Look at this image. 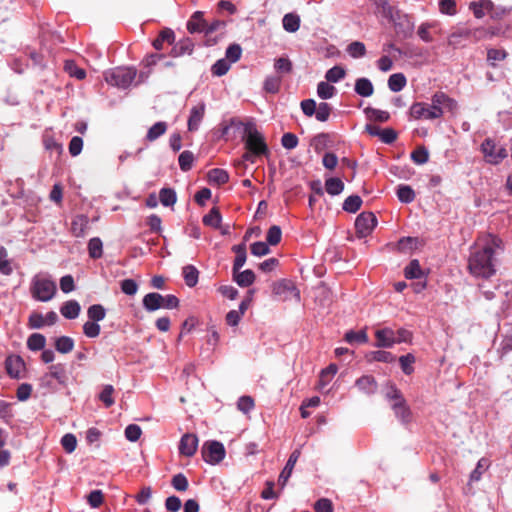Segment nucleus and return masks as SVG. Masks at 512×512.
<instances>
[{
	"label": "nucleus",
	"instance_id": "nucleus-1",
	"mask_svg": "<svg viewBox=\"0 0 512 512\" xmlns=\"http://www.w3.org/2000/svg\"><path fill=\"white\" fill-rule=\"evenodd\" d=\"M502 250V241L494 235L478 239L474 251L470 254L468 268L472 275L490 278L496 272L497 255Z\"/></svg>",
	"mask_w": 512,
	"mask_h": 512
},
{
	"label": "nucleus",
	"instance_id": "nucleus-2",
	"mask_svg": "<svg viewBox=\"0 0 512 512\" xmlns=\"http://www.w3.org/2000/svg\"><path fill=\"white\" fill-rule=\"evenodd\" d=\"M56 292V283L48 274L39 273L32 278L30 293L35 300L48 302L53 299Z\"/></svg>",
	"mask_w": 512,
	"mask_h": 512
},
{
	"label": "nucleus",
	"instance_id": "nucleus-3",
	"mask_svg": "<svg viewBox=\"0 0 512 512\" xmlns=\"http://www.w3.org/2000/svg\"><path fill=\"white\" fill-rule=\"evenodd\" d=\"M137 75V70L133 67H116L104 73L105 81L117 88H128Z\"/></svg>",
	"mask_w": 512,
	"mask_h": 512
},
{
	"label": "nucleus",
	"instance_id": "nucleus-4",
	"mask_svg": "<svg viewBox=\"0 0 512 512\" xmlns=\"http://www.w3.org/2000/svg\"><path fill=\"white\" fill-rule=\"evenodd\" d=\"M246 132V140L245 146L246 148L254 153L255 155H262L268 152L267 145L264 141L261 133L255 128L253 124H249L245 127Z\"/></svg>",
	"mask_w": 512,
	"mask_h": 512
},
{
	"label": "nucleus",
	"instance_id": "nucleus-5",
	"mask_svg": "<svg viewBox=\"0 0 512 512\" xmlns=\"http://www.w3.org/2000/svg\"><path fill=\"white\" fill-rule=\"evenodd\" d=\"M410 115L416 120H434L440 118L443 115V111L437 110L432 102L430 105L423 102H416L410 107Z\"/></svg>",
	"mask_w": 512,
	"mask_h": 512
},
{
	"label": "nucleus",
	"instance_id": "nucleus-6",
	"mask_svg": "<svg viewBox=\"0 0 512 512\" xmlns=\"http://www.w3.org/2000/svg\"><path fill=\"white\" fill-rule=\"evenodd\" d=\"M225 448L218 441L206 442L202 447V457L209 464H218L225 457Z\"/></svg>",
	"mask_w": 512,
	"mask_h": 512
},
{
	"label": "nucleus",
	"instance_id": "nucleus-7",
	"mask_svg": "<svg viewBox=\"0 0 512 512\" xmlns=\"http://www.w3.org/2000/svg\"><path fill=\"white\" fill-rule=\"evenodd\" d=\"M481 151L487 162L498 164L507 157V150L502 146H497L493 140L486 139L481 145Z\"/></svg>",
	"mask_w": 512,
	"mask_h": 512
},
{
	"label": "nucleus",
	"instance_id": "nucleus-8",
	"mask_svg": "<svg viewBox=\"0 0 512 512\" xmlns=\"http://www.w3.org/2000/svg\"><path fill=\"white\" fill-rule=\"evenodd\" d=\"M376 223L377 220L373 213H361L358 215L355 221V229L357 235L361 238L368 236L375 228Z\"/></svg>",
	"mask_w": 512,
	"mask_h": 512
},
{
	"label": "nucleus",
	"instance_id": "nucleus-9",
	"mask_svg": "<svg viewBox=\"0 0 512 512\" xmlns=\"http://www.w3.org/2000/svg\"><path fill=\"white\" fill-rule=\"evenodd\" d=\"M272 291L275 295L281 296L283 300L294 297L296 301H300V291L295 287L294 283L289 280H280L272 285Z\"/></svg>",
	"mask_w": 512,
	"mask_h": 512
},
{
	"label": "nucleus",
	"instance_id": "nucleus-10",
	"mask_svg": "<svg viewBox=\"0 0 512 512\" xmlns=\"http://www.w3.org/2000/svg\"><path fill=\"white\" fill-rule=\"evenodd\" d=\"M431 99L434 107H436L437 110L443 111V113L445 111L455 113L458 109L456 100L443 92H436Z\"/></svg>",
	"mask_w": 512,
	"mask_h": 512
},
{
	"label": "nucleus",
	"instance_id": "nucleus-11",
	"mask_svg": "<svg viewBox=\"0 0 512 512\" xmlns=\"http://www.w3.org/2000/svg\"><path fill=\"white\" fill-rule=\"evenodd\" d=\"M198 438L194 434H184L180 440L179 452L186 457H192L197 451Z\"/></svg>",
	"mask_w": 512,
	"mask_h": 512
},
{
	"label": "nucleus",
	"instance_id": "nucleus-12",
	"mask_svg": "<svg viewBox=\"0 0 512 512\" xmlns=\"http://www.w3.org/2000/svg\"><path fill=\"white\" fill-rule=\"evenodd\" d=\"M377 342L376 347L390 348L396 344L395 332L390 328L379 329L375 332Z\"/></svg>",
	"mask_w": 512,
	"mask_h": 512
},
{
	"label": "nucleus",
	"instance_id": "nucleus-13",
	"mask_svg": "<svg viewBox=\"0 0 512 512\" xmlns=\"http://www.w3.org/2000/svg\"><path fill=\"white\" fill-rule=\"evenodd\" d=\"M299 457H300L299 449H296L291 453L285 467L283 468L282 472L279 475L278 484L281 486V488H283L286 485Z\"/></svg>",
	"mask_w": 512,
	"mask_h": 512
},
{
	"label": "nucleus",
	"instance_id": "nucleus-14",
	"mask_svg": "<svg viewBox=\"0 0 512 512\" xmlns=\"http://www.w3.org/2000/svg\"><path fill=\"white\" fill-rule=\"evenodd\" d=\"M391 409L394 411L395 417L403 424H407L411 421L412 413L405 399L397 403H392Z\"/></svg>",
	"mask_w": 512,
	"mask_h": 512
},
{
	"label": "nucleus",
	"instance_id": "nucleus-15",
	"mask_svg": "<svg viewBox=\"0 0 512 512\" xmlns=\"http://www.w3.org/2000/svg\"><path fill=\"white\" fill-rule=\"evenodd\" d=\"M6 370L12 378H20L24 370V362L19 356H9L6 359Z\"/></svg>",
	"mask_w": 512,
	"mask_h": 512
},
{
	"label": "nucleus",
	"instance_id": "nucleus-16",
	"mask_svg": "<svg viewBox=\"0 0 512 512\" xmlns=\"http://www.w3.org/2000/svg\"><path fill=\"white\" fill-rule=\"evenodd\" d=\"M205 105L203 103L192 107L190 111V117L188 119V129L195 131L199 128V125L204 117Z\"/></svg>",
	"mask_w": 512,
	"mask_h": 512
},
{
	"label": "nucleus",
	"instance_id": "nucleus-17",
	"mask_svg": "<svg viewBox=\"0 0 512 512\" xmlns=\"http://www.w3.org/2000/svg\"><path fill=\"white\" fill-rule=\"evenodd\" d=\"M143 307L149 312L164 308L163 296L155 292L146 294L143 298Z\"/></svg>",
	"mask_w": 512,
	"mask_h": 512
},
{
	"label": "nucleus",
	"instance_id": "nucleus-18",
	"mask_svg": "<svg viewBox=\"0 0 512 512\" xmlns=\"http://www.w3.org/2000/svg\"><path fill=\"white\" fill-rule=\"evenodd\" d=\"M356 387L366 395H372L377 391V382L374 377L365 375L360 377L356 383Z\"/></svg>",
	"mask_w": 512,
	"mask_h": 512
},
{
	"label": "nucleus",
	"instance_id": "nucleus-19",
	"mask_svg": "<svg viewBox=\"0 0 512 512\" xmlns=\"http://www.w3.org/2000/svg\"><path fill=\"white\" fill-rule=\"evenodd\" d=\"M431 30H434L436 33H440V28L438 22H425L422 23L417 30V34L420 39L424 42H432L433 37L431 35Z\"/></svg>",
	"mask_w": 512,
	"mask_h": 512
},
{
	"label": "nucleus",
	"instance_id": "nucleus-20",
	"mask_svg": "<svg viewBox=\"0 0 512 512\" xmlns=\"http://www.w3.org/2000/svg\"><path fill=\"white\" fill-rule=\"evenodd\" d=\"M89 220L84 215L76 216L71 223V232L75 237H84L88 229Z\"/></svg>",
	"mask_w": 512,
	"mask_h": 512
},
{
	"label": "nucleus",
	"instance_id": "nucleus-21",
	"mask_svg": "<svg viewBox=\"0 0 512 512\" xmlns=\"http://www.w3.org/2000/svg\"><path fill=\"white\" fill-rule=\"evenodd\" d=\"M207 21L203 18V13L200 11L195 12L187 23V29L190 33L203 32L205 33Z\"/></svg>",
	"mask_w": 512,
	"mask_h": 512
},
{
	"label": "nucleus",
	"instance_id": "nucleus-22",
	"mask_svg": "<svg viewBox=\"0 0 512 512\" xmlns=\"http://www.w3.org/2000/svg\"><path fill=\"white\" fill-rule=\"evenodd\" d=\"M81 306L76 300H69L62 304L60 313L66 319H75L79 316Z\"/></svg>",
	"mask_w": 512,
	"mask_h": 512
},
{
	"label": "nucleus",
	"instance_id": "nucleus-23",
	"mask_svg": "<svg viewBox=\"0 0 512 512\" xmlns=\"http://www.w3.org/2000/svg\"><path fill=\"white\" fill-rule=\"evenodd\" d=\"M233 280L240 287H248L252 285L255 281V274L252 270L247 269L244 271H233Z\"/></svg>",
	"mask_w": 512,
	"mask_h": 512
},
{
	"label": "nucleus",
	"instance_id": "nucleus-24",
	"mask_svg": "<svg viewBox=\"0 0 512 512\" xmlns=\"http://www.w3.org/2000/svg\"><path fill=\"white\" fill-rule=\"evenodd\" d=\"M469 7L473 11L474 16L480 19L484 17L486 11L492 12L494 4L490 0H482L470 3Z\"/></svg>",
	"mask_w": 512,
	"mask_h": 512
},
{
	"label": "nucleus",
	"instance_id": "nucleus-25",
	"mask_svg": "<svg viewBox=\"0 0 512 512\" xmlns=\"http://www.w3.org/2000/svg\"><path fill=\"white\" fill-rule=\"evenodd\" d=\"M355 92L362 97H370L374 92L372 82L368 78H359L355 82Z\"/></svg>",
	"mask_w": 512,
	"mask_h": 512
},
{
	"label": "nucleus",
	"instance_id": "nucleus-26",
	"mask_svg": "<svg viewBox=\"0 0 512 512\" xmlns=\"http://www.w3.org/2000/svg\"><path fill=\"white\" fill-rule=\"evenodd\" d=\"M55 349L62 354H67L74 349V340L68 336H61L55 340Z\"/></svg>",
	"mask_w": 512,
	"mask_h": 512
},
{
	"label": "nucleus",
	"instance_id": "nucleus-27",
	"mask_svg": "<svg viewBox=\"0 0 512 512\" xmlns=\"http://www.w3.org/2000/svg\"><path fill=\"white\" fill-rule=\"evenodd\" d=\"M283 28L290 33L296 32L300 27V18L298 15L288 13L283 17Z\"/></svg>",
	"mask_w": 512,
	"mask_h": 512
},
{
	"label": "nucleus",
	"instance_id": "nucleus-28",
	"mask_svg": "<svg viewBox=\"0 0 512 512\" xmlns=\"http://www.w3.org/2000/svg\"><path fill=\"white\" fill-rule=\"evenodd\" d=\"M233 251L236 253V257L233 264V271L240 270L246 262V247L244 244H240L233 247Z\"/></svg>",
	"mask_w": 512,
	"mask_h": 512
},
{
	"label": "nucleus",
	"instance_id": "nucleus-29",
	"mask_svg": "<svg viewBox=\"0 0 512 512\" xmlns=\"http://www.w3.org/2000/svg\"><path fill=\"white\" fill-rule=\"evenodd\" d=\"M325 189L328 194L335 196L343 191L344 183L339 178L331 177L326 180Z\"/></svg>",
	"mask_w": 512,
	"mask_h": 512
},
{
	"label": "nucleus",
	"instance_id": "nucleus-30",
	"mask_svg": "<svg viewBox=\"0 0 512 512\" xmlns=\"http://www.w3.org/2000/svg\"><path fill=\"white\" fill-rule=\"evenodd\" d=\"M406 85V78L402 73L392 74L388 79V87L393 92L401 91Z\"/></svg>",
	"mask_w": 512,
	"mask_h": 512
},
{
	"label": "nucleus",
	"instance_id": "nucleus-31",
	"mask_svg": "<svg viewBox=\"0 0 512 512\" xmlns=\"http://www.w3.org/2000/svg\"><path fill=\"white\" fill-rule=\"evenodd\" d=\"M222 221L218 208L213 207L210 212L203 217V223L213 228H219Z\"/></svg>",
	"mask_w": 512,
	"mask_h": 512
},
{
	"label": "nucleus",
	"instance_id": "nucleus-32",
	"mask_svg": "<svg viewBox=\"0 0 512 512\" xmlns=\"http://www.w3.org/2000/svg\"><path fill=\"white\" fill-rule=\"evenodd\" d=\"M198 275L196 267L192 265L183 267V277L187 286L194 287L198 282Z\"/></svg>",
	"mask_w": 512,
	"mask_h": 512
},
{
	"label": "nucleus",
	"instance_id": "nucleus-33",
	"mask_svg": "<svg viewBox=\"0 0 512 512\" xmlns=\"http://www.w3.org/2000/svg\"><path fill=\"white\" fill-rule=\"evenodd\" d=\"M490 462L487 458H481L476 468L470 474V482H477L481 479L482 474L489 468Z\"/></svg>",
	"mask_w": 512,
	"mask_h": 512
},
{
	"label": "nucleus",
	"instance_id": "nucleus-34",
	"mask_svg": "<svg viewBox=\"0 0 512 512\" xmlns=\"http://www.w3.org/2000/svg\"><path fill=\"white\" fill-rule=\"evenodd\" d=\"M46 339L40 333H33L27 340V346L30 350L38 351L45 347Z\"/></svg>",
	"mask_w": 512,
	"mask_h": 512
},
{
	"label": "nucleus",
	"instance_id": "nucleus-35",
	"mask_svg": "<svg viewBox=\"0 0 512 512\" xmlns=\"http://www.w3.org/2000/svg\"><path fill=\"white\" fill-rule=\"evenodd\" d=\"M208 178H209L210 183H215L217 185H221L228 181L229 175L225 170L215 168V169H212L209 171Z\"/></svg>",
	"mask_w": 512,
	"mask_h": 512
},
{
	"label": "nucleus",
	"instance_id": "nucleus-36",
	"mask_svg": "<svg viewBox=\"0 0 512 512\" xmlns=\"http://www.w3.org/2000/svg\"><path fill=\"white\" fill-rule=\"evenodd\" d=\"M379 9V12L387 19L394 21V8L388 3V0H371Z\"/></svg>",
	"mask_w": 512,
	"mask_h": 512
},
{
	"label": "nucleus",
	"instance_id": "nucleus-37",
	"mask_svg": "<svg viewBox=\"0 0 512 512\" xmlns=\"http://www.w3.org/2000/svg\"><path fill=\"white\" fill-rule=\"evenodd\" d=\"M397 197L402 203H411L415 199V192L409 185H400L397 189Z\"/></svg>",
	"mask_w": 512,
	"mask_h": 512
},
{
	"label": "nucleus",
	"instance_id": "nucleus-38",
	"mask_svg": "<svg viewBox=\"0 0 512 512\" xmlns=\"http://www.w3.org/2000/svg\"><path fill=\"white\" fill-rule=\"evenodd\" d=\"M167 130V124L165 122H157L155 123L147 132L146 139L148 141H155L161 135H163Z\"/></svg>",
	"mask_w": 512,
	"mask_h": 512
},
{
	"label": "nucleus",
	"instance_id": "nucleus-39",
	"mask_svg": "<svg viewBox=\"0 0 512 512\" xmlns=\"http://www.w3.org/2000/svg\"><path fill=\"white\" fill-rule=\"evenodd\" d=\"M174 41V32L171 29H164L159 34L158 38L153 41V47L156 50H161L163 48V43H173Z\"/></svg>",
	"mask_w": 512,
	"mask_h": 512
},
{
	"label": "nucleus",
	"instance_id": "nucleus-40",
	"mask_svg": "<svg viewBox=\"0 0 512 512\" xmlns=\"http://www.w3.org/2000/svg\"><path fill=\"white\" fill-rule=\"evenodd\" d=\"M362 205V199L358 195L347 197L343 203V210L349 213L357 212Z\"/></svg>",
	"mask_w": 512,
	"mask_h": 512
},
{
	"label": "nucleus",
	"instance_id": "nucleus-41",
	"mask_svg": "<svg viewBox=\"0 0 512 512\" xmlns=\"http://www.w3.org/2000/svg\"><path fill=\"white\" fill-rule=\"evenodd\" d=\"M346 51L352 58H361L366 54V47L364 43L354 41L347 46Z\"/></svg>",
	"mask_w": 512,
	"mask_h": 512
},
{
	"label": "nucleus",
	"instance_id": "nucleus-42",
	"mask_svg": "<svg viewBox=\"0 0 512 512\" xmlns=\"http://www.w3.org/2000/svg\"><path fill=\"white\" fill-rule=\"evenodd\" d=\"M64 69L71 77H75L78 80H82L86 77L85 70L78 67L74 61H66Z\"/></svg>",
	"mask_w": 512,
	"mask_h": 512
},
{
	"label": "nucleus",
	"instance_id": "nucleus-43",
	"mask_svg": "<svg viewBox=\"0 0 512 512\" xmlns=\"http://www.w3.org/2000/svg\"><path fill=\"white\" fill-rule=\"evenodd\" d=\"M47 376L56 379L60 384H64L67 380L65 368L62 364L51 365Z\"/></svg>",
	"mask_w": 512,
	"mask_h": 512
},
{
	"label": "nucleus",
	"instance_id": "nucleus-44",
	"mask_svg": "<svg viewBox=\"0 0 512 512\" xmlns=\"http://www.w3.org/2000/svg\"><path fill=\"white\" fill-rule=\"evenodd\" d=\"M345 340L350 344H363L368 342V335L365 330H360L358 332L348 331L345 334Z\"/></svg>",
	"mask_w": 512,
	"mask_h": 512
},
{
	"label": "nucleus",
	"instance_id": "nucleus-45",
	"mask_svg": "<svg viewBox=\"0 0 512 512\" xmlns=\"http://www.w3.org/2000/svg\"><path fill=\"white\" fill-rule=\"evenodd\" d=\"M384 396L390 405L402 401L404 398L399 389L393 384H388L384 391Z\"/></svg>",
	"mask_w": 512,
	"mask_h": 512
},
{
	"label": "nucleus",
	"instance_id": "nucleus-46",
	"mask_svg": "<svg viewBox=\"0 0 512 512\" xmlns=\"http://www.w3.org/2000/svg\"><path fill=\"white\" fill-rule=\"evenodd\" d=\"M365 113L370 120L378 121V122H386L390 118V114L387 111L379 110L375 108L368 107L365 109Z\"/></svg>",
	"mask_w": 512,
	"mask_h": 512
},
{
	"label": "nucleus",
	"instance_id": "nucleus-47",
	"mask_svg": "<svg viewBox=\"0 0 512 512\" xmlns=\"http://www.w3.org/2000/svg\"><path fill=\"white\" fill-rule=\"evenodd\" d=\"M87 315L91 321L98 322L105 318L106 311L100 304H94L87 310Z\"/></svg>",
	"mask_w": 512,
	"mask_h": 512
},
{
	"label": "nucleus",
	"instance_id": "nucleus-48",
	"mask_svg": "<svg viewBox=\"0 0 512 512\" xmlns=\"http://www.w3.org/2000/svg\"><path fill=\"white\" fill-rule=\"evenodd\" d=\"M336 89L327 82H320L317 86V94L321 99H330L334 96Z\"/></svg>",
	"mask_w": 512,
	"mask_h": 512
},
{
	"label": "nucleus",
	"instance_id": "nucleus-49",
	"mask_svg": "<svg viewBox=\"0 0 512 512\" xmlns=\"http://www.w3.org/2000/svg\"><path fill=\"white\" fill-rule=\"evenodd\" d=\"M407 279H416L422 276V270L418 260H412L404 271Z\"/></svg>",
	"mask_w": 512,
	"mask_h": 512
},
{
	"label": "nucleus",
	"instance_id": "nucleus-50",
	"mask_svg": "<svg viewBox=\"0 0 512 512\" xmlns=\"http://www.w3.org/2000/svg\"><path fill=\"white\" fill-rule=\"evenodd\" d=\"M102 241L100 238L95 237L90 239L88 243L89 255L93 259H98L102 256Z\"/></svg>",
	"mask_w": 512,
	"mask_h": 512
},
{
	"label": "nucleus",
	"instance_id": "nucleus-51",
	"mask_svg": "<svg viewBox=\"0 0 512 512\" xmlns=\"http://www.w3.org/2000/svg\"><path fill=\"white\" fill-rule=\"evenodd\" d=\"M176 193L172 189L163 188L159 193V200L164 206H172L176 202Z\"/></svg>",
	"mask_w": 512,
	"mask_h": 512
},
{
	"label": "nucleus",
	"instance_id": "nucleus-52",
	"mask_svg": "<svg viewBox=\"0 0 512 512\" xmlns=\"http://www.w3.org/2000/svg\"><path fill=\"white\" fill-rule=\"evenodd\" d=\"M345 70L340 66H334L326 72V79L329 82L336 83L345 77Z\"/></svg>",
	"mask_w": 512,
	"mask_h": 512
},
{
	"label": "nucleus",
	"instance_id": "nucleus-53",
	"mask_svg": "<svg viewBox=\"0 0 512 512\" xmlns=\"http://www.w3.org/2000/svg\"><path fill=\"white\" fill-rule=\"evenodd\" d=\"M507 57V53L503 49H488L487 60L490 65L495 66L497 61H502Z\"/></svg>",
	"mask_w": 512,
	"mask_h": 512
},
{
	"label": "nucleus",
	"instance_id": "nucleus-54",
	"mask_svg": "<svg viewBox=\"0 0 512 512\" xmlns=\"http://www.w3.org/2000/svg\"><path fill=\"white\" fill-rule=\"evenodd\" d=\"M331 107L326 102H321L316 109L315 117L320 122H326L331 114Z\"/></svg>",
	"mask_w": 512,
	"mask_h": 512
},
{
	"label": "nucleus",
	"instance_id": "nucleus-55",
	"mask_svg": "<svg viewBox=\"0 0 512 512\" xmlns=\"http://www.w3.org/2000/svg\"><path fill=\"white\" fill-rule=\"evenodd\" d=\"M282 231L277 225H273L269 228L266 236V240L270 245H277L281 241Z\"/></svg>",
	"mask_w": 512,
	"mask_h": 512
},
{
	"label": "nucleus",
	"instance_id": "nucleus-56",
	"mask_svg": "<svg viewBox=\"0 0 512 512\" xmlns=\"http://www.w3.org/2000/svg\"><path fill=\"white\" fill-rule=\"evenodd\" d=\"M178 161H179V166H180L181 170L188 171L192 167V163L194 161V155L190 151H187V150L183 151L179 155Z\"/></svg>",
	"mask_w": 512,
	"mask_h": 512
},
{
	"label": "nucleus",
	"instance_id": "nucleus-57",
	"mask_svg": "<svg viewBox=\"0 0 512 512\" xmlns=\"http://www.w3.org/2000/svg\"><path fill=\"white\" fill-rule=\"evenodd\" d=\"M114 388L112 385H105L102 392L99 394V399L106 407H111L114 404L113 398Z\"/></svg>",
	"mask_w": 512,
	"mask_h": 512
},
{
	"label": "nucleus",
	"instance_id": "nucleus-58",
	"mask_svg": "<svg viewBox=\"0 0 512 512\" xmlns=\"http://www.w3.org/2000/svg\"><path fill=\"white\" fill-rule=\"evenodd\" d=\"M101 331L100 325L94 321H87L83 325V332L89 338H96Z\"/></svg>",
	"mask_w": 512,
	"mask_h": 512
},
{
	"label": "nucleus",
	"instance_id": "nucleus-59",
	"mask_svg": "<svg viewBox=\"0 0 512 512\" xmlns=\"http://www.w3.org/2000/svg\"><path fill=\"white\" fill-rule=\"evenodd\" d=\"M61 444L67 453H72L76 449L77 439L73 434L67 433L62 437Z\"/></svg>",
	"mask_w": 512,
	"mask_h": 512
},
{
	"label": "nucleus",
	"instance_id": "nucleus-60",
	"mask_svg": "<svg viewBox=\"0 0 512 512\" xmlns=\"http://www.w3.org/2000/svg\"><path fill=\"white\" fill-rule=\"evenodd\" d=\"M400 366L402 371L409 375L413 372V363L415 362V357L412 354L403 355L399 358Z\"/></svg>",
	"mask_w": 512,
	"mask_h": 512
},
{
	"label": "nucleus",
	"instance_id": "nucleus-61",
	"mask_svg": "<svg viewBox=\"0 0 512 512\" xmlns=\"http://www.w3.org/2000/svg\"><path fill=\"white\" fill-rule=\"evenodd\" d=\"M281 78L279 76H270L265 80L264 89L269 93H276L279 91Z\"/></svg>",
	"mask_w": 512,
	"mask_h": 512
},
{
	"label": "nucleus",
	"instance_id": "nucleus-62",
	"mask_svg": "<svg viewBox=\"0 0 512 512\" xmlns=\"http://www.w3.org/2000/svg\"><path fill=\"white\" fill-rule=\"evenodd\" d=\"M229 69L230 63L226 59H220L212 66V73L215 76H223Z\"/></svg>",
	"mask_w": 512,
	"mask_h": 512
},
{
	"label": "nucleus",
	"instance_id": "nucleus-63",
	"mask_svg": "<svg viewBox=\"0 0 512 512\" xmlns=\"http://www.w3.org/2000/svg\"><path fill=\"white\" fill-rule=\"evenodd\" d=\"M171 484L177 491H186L189 486L187 478L182 473L173 476Z\"/></svg>",
	"mask_w": 512,
	"mask_h": 512
},
{
	"label": "nucleus",
	"instance_id": "nucleus-64",
	"mask_svg": "<svg viewBox=\"0 0 512 512\" xmlns=\"http://www.w3.org/2000/svg\"><path fill=\"white\" fill-rule=\"evenodd\" d=\"M121 290L124 294L133 296L138 291V284L133 279H124L121 281Z\"/></svg>",
	"mask_w": 512,
	"mask_h": 512
}]
</instances>
